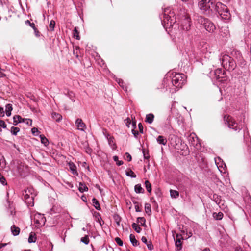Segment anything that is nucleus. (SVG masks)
<instances>
[{
  "label": "nucleus",
  "instance_id": "nucleus-25",
  "mask_svg": "<svg viewBox=\"0 0 251 251\" xmlns=\"http://www.w3.org/2000/svg\"><path fill=\"white\" fill-rule=\"evenodd\" d=\"M78 189H79V191L81 193H82L84 191H88V188L86 186V185L85 184L82 183L81 182H80L79 183Z\"/></svg>",
  "mask_w": 251,
  "mask_h": 251
},
{
  "label": "nucleus",
  "instance_id": "nucleus-45",
  "mask_svg": "<svg viewBox=\"0 0 251 251\" xmlns=\"http://www.w3.org/2000/svg\"><path fill=\"white\" fill-rule=\"evenodd\" d=\"M138 128L140 133H143V126L141 123L138 124Z\"/></svg>",
  "mask_w": 251,
  "mask_h": 251
},
{
  "label": "nucleus",
  "instance_id": "nucleus-30",
  "mask_svg": "<svg viewBox=\"0 0 251 251\" xmlns=\"http://www.w3.org/2000/svg\"><path fill=\"white\" fill-rule=\"evenodd\" d=\"M132 227L137 233H140L141 231V228L136 223H133Z\"/></svg>",
  "mask_w": 251,
  "mask_h": 251
},
{
  "label": "nucleus",
  "instance_id": "nucleus-53",
  "mask_svg": "<svg viewBox=\"0 0 251 251\" xmlns=\"http://www.w3.org/2000/svg\"><path fill=\"white\" fill-rule=\"evenodd\" d=\"M6 245H7V244H6V243H1V244H0V249L4 247Z\"/></svg>",
  "mask_w": 251,
  "mask_h": 251
},
{
  "label": "nucleus",
  "instance_id": "nucleus-39",
  "mask_svg": "<svg viewBox=\"0 0 251 251\" xmlns=\"http://www.w3.org/2000/svg\"><path fill=\"white\" fill-rule=\"evenodd\" d=\"M55 25V22L53 20H51L49 24V28L51 31H53L54 30V26Z\"/></svg>",
  "mask_w": 251,
  "mask_h": 251
},
{
  "label": "nucleus",
  "instance_id": "nucleus-14",
  "mask_svg": "<svg viewBox=\"0 0 251 251\" xmlns=\"http://www.w3.org/2000/svg\"><path fill=\"white\" fill-rule=\"evenodd\" d=\"M68 165L69 166V168H70V170L72 171V173L74 175H76L77 176L78 175V174L76 171V167L74 163L71 162H70L68 163Z\"/></svg>",
  "mask_w": 251,
  "mask_h": 251
},
{
  "label": "nucleus",
  "instance_id": "nucleus-18",
  "mask_svg": "<svg viewBox=\"0 0 251 251\" xmlns=\"http://www.w3.org/2000/svg\"><path fill=\"white\" fill-rule=\"evenodd\" d=\"M157 141L158 143L165 145L167 143V139L164 136L159 135L157 138Z\"/></svg>",
  "mask_w": 251,
  "mask_h": 251
},
{
  "label": "nucleus",
  "instance_id": "nucleus-4",
  "mask_svg": "<svg viewBox=\"0 0 251 251\" xmlns=\"http://www.w3.org/2000/svg\"><path fill=\"white\" fill-rule=\"evenodd\" d=\"M216 2V0H199L198 7L203 13H209L211 6Z\"/></svg>",
  "mask_w": 251,
  "mask_h": 251
},
{
  "label": "nucleus",
  "instance_id": "nucleus-23",
  "mask_svg": "<svg viewBox=\"0 0 251 251\" xmlns=\"http://www.w3.org/2000/svg\"><path fill=\"white\" fill-rule=\"evenodd\" d=\"M189 143H190L192 146H194L195 145V142L197 143L198 142V138L196 137L192 136L191 135L189 137ZM196 145H197V144H196Z\"/></svg>",
  "mask_w": 251,
  "mask_h": 251
},
{
  "label": "nucleus",
  "instance_id": "nucleus-44",
  "mask_svg": "<svg viewBox=\"0 0 251 251\" xmlns=\"http://www.w3.org/2000/svg\"><path fill=\"white\" fill-rule=\"evenodd\" d=\"M0 126L4 128L6 127V124L3 120H0Z\"/></svg>",
  "mask_w": 251,
  "mask_h": 251
},
{
  "label": "nucleus",
  "instance_id": "nucleus-42",
  "mask_svg": "<svg viewBox=\"0 0 251 251\" xmlns=\"http://www.w3.org/2000/svg\"><path fill=\"white\" fill-rule=\"evenodd\" d=\"M125 156H126V159L129 162L131 160L132 157L129 153L126 152L125 153Z\"/></svg>",
  "mask_w": 251,
  "mask_h": 251
},
{
  "label": "nucleus",
  "instance_id": "nucleus-46",
  "mask_svg": "<svg viewBox=\"0 0 251 251\" xmlns=\"http://www.w3.org/2000/svg\"><path fill=\"white\" fill-rule=\"evenodd\" d=\"M125 123L126 125V126L129 127V125L131 124V120L129 118H127L125 120Z\"/></svg>",
  "mask_w": 251,
  "mask_h": 251
},
{
  "label": "nucleus",
  "instance_id": "nucleus-26",
  "mask_svg": "<svg viewBox=\"0 0 251 251\" xmlns=\"http://www.w3.org/2000/svg\"><path fill=\"white\" fill-rule=\"evenodd\" d=\"M170 193L171 197L173 198H177L179 196V192L176 190L171 189Z\"/></svg>",
  "mask_w": 251,
  "mask_h": 251
},
{
  "label": "nucleus",
  "instance_id": "nucleus-17",
  "mask_svg": "<svg viewBox=\"0 0 251 251\" xmlns=\"http://www.w3.org/2000/svg\"><path fill=\"white\" fill-rule=\"evenodd\" d=\"M13 119L14 125H17V124L19 123H21L25 121V120L19 115H15L14 116Z\"/></svg>",
  "mask_w": 251,
  "mask_h": 251
},
{
  "label": "nucleus",
  "instance_id": "nucleus-19",
  "mask_svg": "<svg viewBox=\"0 0 251 251\" xmlns=\"http://www.w3.org/2000/svg\"><path fill=\"white\" fill-rule=\"evenodd\" d=\"M92 201L93 206L95 207V208L96 209H97L98 210H100L101 209L100 206L99 202L97 200V199L94 198L92 199Z\"/></svg>",
  "mask_w": 251,
  "mask_h": 251
},
{
  "label": "nucleus",
  "instance_id": "nucleus-56",
  "mask_svg": "<svg viewBox=\"0 0 251 251\" xmlns=\"http://www.w3.org/2000/svg\"><path fill=\"white\" fill-rule=\"evenodd\" d=\"M132 202L135 204V205H137V204H139V203L137 201H135L134 200H133Z\"/></svg>",
  "mask_w": 251,
  "mask_h": 251
},
{
  "label": "nucleus",
  "instance_id": "nucleus-57",
  "mask_svg": "<svg viewBox=\"0 0 251 251\" xmlns=\"http://www.w3.org/2000/svg\"><path fill=\"white\" fill-rule=\"evenodd\" d=\"M202 251H210V250L209 249L206 248L204 249Z\"/></svg>",
  "mask_w": 251,
  "mask_h": 251
},
{
  "label": "nucleus",
  "instance_id": "nucleus-54",
  "mask_svg": "<svg viewBox=\"0 0 251 251\" xmlns=\"http://www.w3.org/2000/svg\"><path fill=\"white\" fill-rule=\"evenodd\" d=\"M111 142H113V138H110L109 139V143L110 144H111Z\"/></svg>",
  "mask_w": 251,
  "mask_h": 251
},
{
  "label": "nucleus",
  "instance_id": "nucleus-50",
  "mask_svg": "<svg viewBox=\"0 0 251 251\" xmlns=\"http://www.w3.org/2000/svg\"><path fill=\"white\" fill-rule=\"evenodd\" d=\"M31 131H32V133L34 134H35L36 133L38 132V130L36 127H33V128H32Z\"/></svg>",
  "mask_w": 251,
  "mask_h": 251
},
{
  "label": "nucleus",
  "instance_id": "nucleus-35",
  "mask_svg": "<svg viewBox=\"0 0 251 251\" xmlns=\"http://www.w3.org/2000/svg\"><path fill=\"white\" fill-rule=\"evenodd\" d=\"M40 138H41V142L43 144H44L45 145H46L48 144V143H49L48 140L44 136L40 135Z\"/></svg>",
  "mask_w": 251,
  "mask_h": 251
},
{
  "label": "nucleus",
  "instance_id": "nucleus-55",
  "mask_svg": "<svg viewBox=\"0 0 251 251\" xmlns=\"http://www.w3.org/2000/svg\"><path fill=\"white\" fill-rule=\"evenodd\" d=\"M98 221L99 222L100 224V225H101V222H100V219H99V218H100V215L98 213Z\"/></svg>",
  "mask_w": 251,
  "mask_h": 251
},
{
  "label": "nucleus",
  "instance_id": "nucleus-16",
  "mask_svg": "<svg viewBox=\"0 0 251 251\" xmlns=\"http://www.w3.org/2000/svg\"><path fill=\"white\" fill-rule=\"evenodd\" d=\"M129 238L130 241L133 246H137L139 244V241L136 240L135 236L133 234H131L130 235Z\"/></svg>",
  "mask_w": 251,
  "mask_h": 251
},
{
  "label": "nucleus",
  "instance_id": "nucleus-40",
  "mask_svg": "<svg viewBox=\"0 0 251 251\" xmlns=\"http://www.w3.org/2000/svg\"><path fill=\"white\" fill-rule=\"evenodd\" d=\"M115 241L118 245H119L120 246H123V242L122 240L120 238L116 237L115 239Z\"/></svg>",
  "mask_w": 251,
  "mask_h": 251
},
{
  "label": "nucleus",
  "instance_id": "nucleus-15",
  "mask_svg": "<svg viewBox=\"0 0 251 251\" xmlns=\"http://www.w3.org/2000/svg\"><path fill=\"white\" fill-rule=\"evenodd\" d=\"M154 115L150 113L146 115L145 121L149 124H151L154 120Z\"/></svg>",
  "mask_w": 251,
  "mask_h": 251
},
{
  "label": "nucleus",
  "instance_id": "nucleus-60",
  "mask_svg": "<svg viewBox=\"0 0 251 251\" xmlns=\"http://www.w3.org/2000/svg\"><path fill=\"white\" fill-rule=\"evenodd\" d=\"M183 1H187L188 0H182Z\"/></svg>",
  "mask_w": 251,
  "mask_h": 251
},
{
  "label": "nucleus",
  "instance_id": "nucleus-28",
  "mask_svg": "<svg viewBox=\"0 0 251 251\" xmlns=\"http://www.w3.org/2000/svg\"><path fill=\"white\" fill-rule=\"evenodd\" d=\"M213 217L216 220H221L223 217V214L222 212L217 213L214 212L213 214Z\"/></svg>",
  "mask_w": 251,
  "mask_h": 251
},
{
  "label": "nucleus",
  "instance_id": "nucleus-12",
  "mask_svg": "<svg viewBox=\"0 0 251 251\" xmlns=\"http://www.w3.org/2000/svg\"><path fill=\"white\" fill-rule=\"evenodd\" d=\"M75 125L79 130L83 131L86 128V125L81 119L78 118L75 121Z\"/></svg>",
  "mask_w": 251,
  "mask_h": 251
},
{
  "label": "nucleus",
  "instance_id": "nucleus-47",
  "mask_svg": "<svg viewBox=\"0 0 251 251\" xmlns=\"http://www.w3.org/2000/svg\"><path fill=\"white\" fill-rule=\"evenodd\" d=\"M4 116V111L3 108L0 106V116L3 117Z\"/></svg>",
  "mask_w": 251,
  "mask_h": 251
},
{
  "label": "nucleus",
  "instance_id": "nucleus-32",
  "mask_svg": "<svg viewBox=\"0 0 251 251\" xmlns=\"http://www.w3.org/2000/svg\"><path fill=\"white\" fill-rule=\"evenodd\" d=\"M19 131L20 129L17 127L12 126L11 128V132L14 135H16Z\"/></svg>",
  "mask_w": 251,
  "mask_h": 251
},
{
  "label": "nucleus",
  "instance_id": "nucleus-36",
  "mask_svg": "<svg viewBox=\"0 0 251 251\" xmlns=\"http://www.w3.org/2000/svg\"><path fill=\"white\" fill-rule=\"evenodd\" d=\"M81 241L85 244H88L89 242V239L88 235H85L84 237L81 238Z\"/></svg>",
  "mask_w": 251,
  "mask_h": 251
},
{
  "label": "nucleus",
  "instance_id": "nucleus-51",
  "mask_svg": "<svg viewBox=\"0 0 251 251\" xmlns=\"http://www.w3.org/2000/svg\"><path fill=\"white\" fill-rule=\"evenodd\" d=\"M141 240H142V241L143 242H144V243H146V244H147V243H148V242H147V239L146 237H145V236H143V237H142V238H141Z\"/></svg>",
  "mask_w": 251,
  "mask_h": 251
},
{
  "label": "nucleus",
  "instance_id": "nucleus-58",
  "mask_svg": "<svg viewBox=\"0 0 251 251\" xmlns=\"http://www.w3.org/2000/svg\"><path fill=\"white\" fill-rule=\"evenodd\" d=\"M35 32L36 33V35L37 36H38V34L39 33V32L38 31V30L37 29L36 32Z\"/></svg>",
  "mask_w": 251,
  "mask_h": 251
},
{
  "label": "nucleus",
  "instance_id": "nucleus-21",
  "mask_svg": "<svg viewBox=\"0 0 251 251\" xmlns=\"http://www.w3.org/2000/svg\"><path fill=\"white\" fill-rule=\"evenodd\" d=\"M135 191L137 193H143L144 190L142 187L141 184H138L135 186Z\"/></svg>",
  "mask_w": 251,
  "mask_h": 251
},
{
  "label": "nucleus",
  "instance_id": "nucleus-62",
  "mask_svg": "<svg viewBox=\"0 0 251 251\" xmlns=\"http://www.w3.org/2000/svg\"><path fill=\"white\" fill-rule=\"evenodd\" d=\"M216 71H217V72H220V70H217Z\"/></svg>",
  "mask_w": 251,
  "mask_h": 251
},
{
  "label": "nucleus",
  "instance_id": "nucleus-11",
  "mask_svg": "<svg viewBox=\"0 0 251 251\" xmlns=\"http://www.w3.org/2000/svg\"><path fill=\"white\" fill-rule=\"evenodd\" d=\"M34 221L37 226H40L45 224L46 218L43 215L37 214L34 216Z\"/></svg>",
  "mask_w": 251,
  "mask_h": 251
},
{
  "label": "nucleus",
  "instance_id": "nucleus-34",
  "mask_svg": "<svg viewBox=\"0 0 251 251\" xmlns=\"http://www.w3.org/2000/svg\"><path fill=\"white\" fill-rule=\"evenodd\" d=\"M137 223H140L142 226H144L145 225L146 220L144 217H138L137 218Z\"/></svg>",
  "mask_w": 251,
  "mask_h": 251
},
{
  "label": "nucleus",
  "instance_id": "nucleus-38",
  "mask_svg": "<svg viewBox=\"0 0 251 251\" xmlns=\"http://www.w3.org/2000/svg\"><path fill=\"white\" fill-rule=\"evenodd\" d=\"M114 160L116 162V164L118 166H121L123 164V162L122 161H119L118 157L117 156H113Z\"/></svg>",
  "mask_w": 251,
  "mask_h": 251
},
{
  "label": "nucleus",
  "instance_id": "nucleus-24",
  "mask_svg": "<svg viewBox=\"0 0 251 251\" xmlns=\"http://www.w3.org/2000/svg\"><path fill=\"white\" fill-rule=\"evenodd\" d=\"M51 115L52 118L57 122L60 121L62 118V116L59 113L53 112L52 113Z\"/></svg>",
  "mask_w": 251,
  "mask_h": 251
},
{
  "label": "nucleus",
  "instance_id": "nucleus-41",
  "mask_svg": "<svg viewBox=\"0 0 251 251\" xmlns=\"http://www.w3.org/2000/svg\"><path fill=\"white\" fill-rule=\"evenodd\" d=\"M29 24L30 26L34 29L35 32H36L37 28L35 27V25L34 23H30L28 20L26 21Z\"/></svg>",
  "mask_w": 251,
  "mask_h": 251
},
{
  "label": "nucleus",
  "instance_id": "nucleus-48",
  "mask_svg": "<svg viewBox=\"0 0 251 251\" xmlns=\"http://www.w3.org/2000/svg\"><path fill=\"white\" fill-rule=\"evenodd\" d=\"M146 244L149 250H151L153 249V245L151 242L148 243Z\"/></svg>",
  "mask_w": 251,
  "mask_h": 251
},
{
  "label": "nucleus",
  "instance_id": "nucleus-27",
  "mask_svg": "<svg viewBox=\"0 0 251 251\" xmlns=\"http://www.w3.org/2000/svg\"><path fill=\"white\" fill-rule=\"evenodd\" d=\"M35 234L34 232H31L28 238V242L29 243L35 242L36 238L35 237Z\"/></svg>",
  "mask_w": 251,
  "mask_h": 251
},
{
  "label": "nucleus",
  "instance_id": "nucleus-63",
  "mask_svg": "<svg viewBox=\"0 0 251 251\" xmlns=\"http://www.w3.org/2000/svg\"><path fill=\"white\" fill-rule=\"evenodd\" d=\"M1 128L0 127V132H1Z\"/></svg>",
  "mask_w": 251,
  "mask_h": 251
},
{
  "label": "nucleus",
  "instance_id": "nucleus-3",
  "mask_svg": "<svg viewBox=\"0 0 251 251\" xmlns=\"http://www.w3.org/2000/svg\"><path fill=\"white\" fill-rule=\"evenodd\" d=\"M186 76L183 74L176 73L172 78L173 85L179 89L185 84Z\"/></svg>",
  "mask_w": 251,
  "mask_h": 251
},
{
  "label": "nucleus",
  "instance_id": "nucleus-31",
  "mask_svg": "<svg viewBox=\"0 0 251 251\" xmlns=\"http://www.w3.org/2000/svg\"><path fill=\"white\" fill-rule=\"evenodd\" d=\"M132 126L133 129H132V132L134 135V136L137 137V135H138V132L136 130H135L134 128L136 126V122L135 121H132Z\"/></svg>",
  "mask_w": 251,
  "mask_h": 251
},
{
  "label": "nucleus",
  "instance_id": "nucleus-6",
  "mask_svg": "<svg viewBox=\"0 0 251 251\" xmlns=\"http://www.w3.org/2000/svg\"><path fill=\"white\" fill-rule=\"evenodd\" d=\"M32 189H28L27 190H24L23 192L24 200L28 206H33L34 205L35 195L32 193Z\"/></svg>",
  "mask_w": 251,
  "mask_h": 251
},
{
  "label": "nucleus",
  "instance_id": "nucleus-10",
  "mask_svg": "<svg viewBox=\"0 0 251 251\" xmlns=\"http://www.w3.org/2000/svg\"><path fill=\"white\" fill-rule=\"evenodd\" d=\"M174 238L175 241L176 250L179 251L182 249L181 240H183V237L181 235L176 234L175 236H174Z\"/></svg>",
  "mask_w": 251,
  "mask_h": 251
},
{
  "label": "nucleus",
  "instance_id": "nucleus-61",
  "mask_svg": "<svg viewBox=\"0 0 251 251\" xmlns=\"http://www.w3.org/2000/svg\"><path fill=\"white\" fill-rule=\"evenodd\" d=\"M79 47H76V49H79Z\"/></svg>",
  "mask_w": 251,
  "mask_h": 251
},
{
  "label": "nucleus",
  "instance_id": "nucleus-59",
  "mask_svg": "<svg viewBox=\"0 0 251 251\" xmlns=\"http://www.w3.org/2000/svg\"><path fill=\"white\" fill-rule=\"evenodd\" d=\"M187 152H185V154H184V152H183L182 154L183 155H186L187 154Z\"/></svg>",
  "mask_w": 251,
  "mask_h": 251
},
{
  "label": "nucleus",
  "instance_id": "nucleus-22",
  "mask_svg": "<svg viewBox=\"0 0 251 251\" xmlns=\"http://www.w3.org/2000/svg\"><path fill=\"white\" fill-rule=\"evenodd\" d=\"M145 210L146 213L148 215H151V206L150 204H149L148 203H145Z\"/></svg>",
  "mask_w": 251,
  "mask_h": 251
},
{
  "label": "nucleus",
  "instance_id": "nucleus-64",
  "mask_svg": "<svg viewBox=\"0 0 251 251\" xmlns=\"http://www.w3.org/2000/svg\"><path fill=\"white\" fill-rule=\"evenodd\" d=\"M129 251V250H128V251Z\"/></svg>",
  "mask_w": 251,
  "mask_h": 251
},
{
  "label": "nucleus",
  "instance_id": "nucleus-52",
  "mask_svg": "<svg viewBox=\"0 0 251 251\" xmlns=\"http://www.w3.org/2000/svg\"><path fill=\"white\" fill-rule=\"evenodd\" d=\"M25 121H26V123L27 124H30V125H31L32 124V120L31 119H25Z\"/></svg>",
  "mask_w": 251,
  "mask_h": 251
},
{
  "label": "nucleus",
  "instance_id": "nucleus-49",
  "mask_svg": "<svg viewBox=\"0 0 251 251\" xmlns=\"http://www.w3.org/2000/svg\"><path fill=\"white\" fill-rule=\"evenodd\" d=\"M135 209L136 212H140L141 211L139 204L135 205Z\"/></svg>",
  "mask_w": 251,
  "mask_h": 251
},
{
  "label": "nucleus",
  "instance_id": "nucleus-8",
  "mask_svg": "<svg viewBox=\"0 0 251 251\" xmlns=\"http://www.w3.org/2000/svg\"><path fill=\"white\" fill-rule=\"evenodd\" d=\"M190 18L188 16H185V18L182 20L181 28L185 31H189L191 25Z\"/></svg>",
  "mask_w": 251,
  "mask_h": 251
},
{
  "label": "nucleus",
  "instance_id": "nucleus-20",
  "mask_svg": "<svg viewBox=\"0 0 251 251\" xmlns=\"http://www.w3.org/2000/svg\"><path fill=\"white\" fill-rule=\"evenodd\" d=\"M12 105L11 104H7L6 105L5 112L7 116H10L11 114V111L12 110Z\"/></svg>",
  "mask_w": 251,
  "mask_h": 251
},
{
  "label": "nucleus",
  "instance_id": "nucleus-9",
  "mask_svg": "<svg viewBox=\"0 0 251 251\" xmlns=\"http://www.w3.org/2000/svg\"><path fill=\"white\" fill-rule=\"evenodd\" d=\"M162 15L163 16L164 22L168 24L169 20H170V24H171L172 21L173 20L171 18L173 16V12L171 13L169 8H166L163 10Z\"/></svg>",
  "mask_w": 251,
  "mask_h": 251
},
{
  "label": "nucleus",
  "instance_id": "nucleus-7",
  "mask_svg": "<svg viewBox=\"0 0 251 251\" xmlns=\"http://www.w3.org/2000/svg\"><path fill=\"white\" fill-rule=\"evenodd\" d=\"M198 22L201 25H203L205 29L209 32H213L216 29V27L214 24L207 19L200 17L198 19Z\"/></svg>",
  "mask_w": 251,
  "mask_h": 251
},
{
  "label": "nucleus",
  "instance_id": "nucleus-2",
  "mask_svg": "<svg viewBox=\"0 0 251 251\" xmlns=\"http://www.w3.org/2000/svg\"><path fill=\"white\" fill-rule=\"evenodd\" d=\"M224 121L229 128L232 129L234 131H239L243 127L241 125L236 122L235 120L231 116L226 115L224 116Z\"/></svg>",
  "mask_w": 251,
  "mask_h": 251
},
{
  "label": "nucleus",
  "instance_id": "nucleus-13",
  "mask_svg": "<svg viewBox=\"0 0 251 251\" xmlns=\"http://www.w3.org/2000/svg\"><path fill=\"white\" fill-rule=\"evenodd\" d=\"M11 231L14 236H17L19 234L20 229L19 227L16 226L15 225H13L11 227Z\"/></svg>",
  "mask_w": 251,
  "mask_h": 251
},
{
  "label": "nucleus",
  "instance_id": "nucleus-1",
  "mask_svg": "<svg viewBox=\"0 0 251 251\" xmlns=\"http://www.w3.org/2000/svg\"><path fill=\"white\" fill-rule=\"evenodd\" d=\"M210 11L217 12L224 19H228L230 17L227 7L221 2H215L212 6H211Z\"/></svg>",
  "mask_w": 251,
  "mask_h": 251
},
{
  "label": "nucleus",
  "instance_id": "nucleus-29",
  "mask_svg": "<svg viewBox=\"0 0 251 251\" xmlns=\"http://www.w3.org/2000/svg\"><path fill=\"white\" fill-rule=\"evenodd\" d=\"M145 184L147 191L149 193H151V185L149 181H145Z\"/></svg>",
  "mask_w": 251,
  "mask_h": 251
},
{
  "label": "nucleus",
  "instance_id": "nucleus-5",
  "mask_svg": "<svg viewBox=\"0 0 251 251\" xmlns=\"http://www.w3.org/2000/svg\"><path fill=\"white\" fill-rule=\"evenodd\" d=\"M222 64L226 69L229 71L233 70L236 66L234 59L227 55H224L223 56Z\"/></svg>",
  "mask_w": 251,
  "mask_h": 251
},
{
  "label": "nucleus",
  "instance_id": "nucleus-37",
  "mask_svg": "<svg viewBox=\"0 0 251 251\" xmlns=\"http://www.w3.org/2000/svg\"><path fill=\"white\" fill-rule=\"evenodd\" d=\"M126 174L127 176H131L133 178H135L136 177V175L131 170H130L129 171L126 172Z\"/></svg>",
  "mask_w": 251,
  "mask_h": 251
},
{
  "label": "nucleus",
  "instance_id": "nucleus-43",
  "mask_svg": "<svg viewBox=\"0 0 251 251\" xmlns=\"http://www.w3.org/2000/svg\"><path fill=\"white\" fill-rule=\"evenodd\" d=\"M143 153L144 154V157L145 159H149L150 158V155L149 154V153L147 152V153L145 152V149L143 150Z\"/></svg>",
  "mask_w": 251,
  "mask_h": 251
},
{
  "label": "nucleus",
  "instance_id": "nucleus-33",
  "mask_svg": "<svg viewBox=\"0 0 251 251\" xmlns=\"http://www.w3.org/2000/svg\"><path fill=\"white\" fill-rule=\"evenodd\" d=\"M73 36H74V37L76 39H77V40L80 39V37L79 36V32L76 29V27H75L73 30Z\"/></svg>",
  "mask_w": 251,
  "mask_h": 251
}]
</instances>
